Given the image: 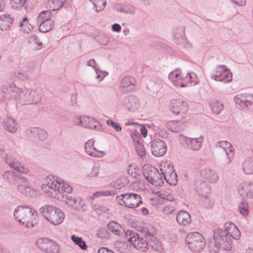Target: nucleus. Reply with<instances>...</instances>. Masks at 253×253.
Wrapping results in <instances>:
<instances>
[{"instance_id": "obj_51", "label": "nucleus", "mask_w": 253, "mask_h": 253, "mask_svg": "<svg viewBox=\"0 0 253 253\" xmlns=\"http://www.w3.org/2000/svg\"><path fill=\"white\" fill-rule=\"evenodd\" d=\"M127 180L124 177L116 179L112 183V186L117 189H120L125 187Z\"/></svg>"}, {"instance_id": "obj_13", "label": "nucleus", "mask_w": 253, "mask_h": 253, "mask_svg": "<svg viewBox=\"0 0 253 253\" xmlns=\"http://www.w3.org/2000/svg\"><path fill=\"white\" fill-rule=\"evenodd\" d=\"M76 124L78 126L91 129L101 130L102 126L100 123L93 118L87 116H82L76 119Z\"/></svg>"}, {"instance_id": "obj_46", "label": "nucleus", "mask_w": 253, "mask_h": 253, "mask_svg": "<svg viewBox=\"0 0 253 253\" xmlns=\"http://www.w3.org/2000/svg\"><path fill=\"white\" fill-rule=\"evenodd\" d=\"M148 241V245H149L154 250L157 252H161L162 250L161 242L154 237V239H149Z\"/></svg>"}, {"instance_id": "obj_5", "label": "nucleus", "mask_w": 253, "mask_h": 253, "mask_svg": "<svg viewBox=\"0 0 253 253\" xmlns=\"http://www.w3.org/2000/svg\"><path fill=\"white\" fill-rule=\"evenodd\" d=\"M42 215L51 224L58 225L65 218L64 212L58 208L51 205H45L40 209Z\"/></svg>"}, {"instance_id": "obj_28", "label": "nucleus", "mask_w": 253, "mask_h": 253, "mask_svg": "<svg viewBox=\"0 0 253 253\" xmlns=\"http://www.w3.org/2000/svg\"><path fill=\"white\" fill-rule=\"evenodd\" d=\"M173 36L176 43L181 44L185 41L184 27H174L172 29Z\"/></svg>"}, {"instance_id": "obj_21", "label": "nucleus", "mask_w": 253, "mask_h": 253, "mask_svg": "<svg viewBox=\"0 0 253 253\" xmlns=\"http://www.w3.org/2000/svg\"><path fill=\"white\" fill-rule=\"evenodd\" d=\"M238 193L243 198L253 199V183H241L238 187Z\"/></svg>"}, {"instance_id": "obj_2", "label": "nucleus", "mask_w": 253, "mask_h": 253, "mask_svg": "<svg viewBox=\"0 0 253 253\" xmlns=\"http://www.w3.org/2000/svg\"><path fill=\"white\" fill-rule=\"evenodd\" d=\"M47 183L42 185V189L48 196L58 200H64V192L70 193L72 188L63 180H57L54 177H47Z\"/></svg>"}, {"instance_id": "obj_8", "label": "nucleus", "mask_w": 253, "mask_h": 253, "mask_svg": "<svg viewBox=\"0 0 253 253\" xmlns=\"http://www.w3.org/2000/svg\"><path fill=\"white\" fill-rule=\"evenodd\" d=\"M185 241L188 248L194 252H200L206 246L204 236L200 233L195 232L189 233L186 237Z\"/></svg>"}, {"instance_id": "obj_29", "label": "nucleus", "mask_w": 253, "mask_h": 253, "mask_svg": "<svg viewBox=\"0 0 253 253\" xmlns=\"http://www.w3.org/2000/svg\"><path fill=\"white\" fill-rule=\"evenodd\" d=\"M176 219L178 224L184 226L188 225L191 221L190 214L185 211H179L177 213Z\"/></svg>"}, {"instance_id": "obj_33", "label": "nucleus", "mask_w": 253, "mask_h": 253, "mask_svg": "<svg viewBox=\"0 0 253 253\" xmlns=\"http://www.w3.org/2000/svg\"><path fill=\"white\" fill-rule=\"evenodd\" d=\"M195 190L201 196H208L210 194V188L205 182H197Z\"/></svg>"}, {"instance_id": "obj_41", "label": "nucleus", "mask_w": 253, "mask_h": 253, "mask_svg": "<svg viewBox=\"0 0 253 253\" xmlns=\"http://www.w3.org/2000/svg\"><path fill=\"white\" fill-rule=\"evenodd\" d=\"M28 42L37 50L40 49L42 45V42H40L37 36L35 34L31 35L28 37Z\"/></svg>"}, {"instance_id": "obj_6", "label": "nucleus", "mask_w": 253, "mask_h": 253, "mask_svg": "<svg viewBox=\"0 0 253 253\" xmlns=\"http://www.w3.org/2000/svg\"><path fill=\"white\" fill-rule=\"evenodd\" d=\"M117 202L121 206L133 209L142 204L141 196L136 192H128L116 197Z\"/></svg>"}, {"instance_id": "obj_48", "label": "nucleus", "mask_w": 253, "mask_h": 253, "mask_svg": "<svg viewBox=\"0 0 253 253\" xmlns=\"http://www.w3.org/2000/svg\"><path fill=\"white\" fill-rule=\"evenodd\" d=\"M51 12L49 10L42 11L37 16V20L38 22H42L44 20L51 19Z\"/></svg>"}, {"instance_id": "obj_64", "label": "nucleus", "mask_w": 253, "mask_h": 253, "mask_svg": "<svg viewBox=\"0 0 253 253\" xmlns=\"http://www.w3.org/2000/svg\"><path fill=\"white\" fill-rule=\"evenodd\" d=\"M107 124L109 126H111L114 128L117 131H120L122 129L121 126L119 124L113 122L111 120H109L107 121Z\"/></svg>"}, {"instance_id": "obj_49", "label": "nucleus", "mask_w": 253, "mask_h": 253, "mask_svg": "<svg viewBox=\"0 0 253 253\" xmlns=\"http://www.w3.org/2000/svg\"><path fill=\"white\" fill-rule=\"evenodd\" d=\"M71 239L75 244L78 245L82 250H85L86 249L87 246L85 242L82 240V238L73 235L71 236Z\"/></svg>"}, {"instance_id": "obj_16", "label": "nucleus", "mask_w": 253, "mask_h": 253, "mask_svg": "<svg viewBox=\"0 0 253 253\" xmlns=\"http://www.w3.org/2000/svg\"><path fill=\"white\" fill-rule=\"evenodd\" d=\"M128 241L135 249L141 252H145L149 249L148 242L137 233H133Z\"/></svg>"}, {"instance_id": "obj_56", "label": "nucleus", "mask_w": 253, "mask_h": 253, "mask_svg": "<svg viewBox=\"0 0 253 253\" xmlns=\"http://www.w3.org/2000/svg\"><path fill=\"white\" fill-rule=\"evenodd\" d=\"M117 194L116 190L113 189L111 190H107L103 191L96 192L94 193L93 197H97L100 196H114Z\"/></svg>"}, {"instance_id": "obj_43", "label": "nucleus", "mask_w": 253, "mask_h": 253, "mask_svg": "<svg viewBox=\"0 0 253 253\" xmlns=\"http://www.w3.org/2000/svg\"><path fill=\"white\" fill-rule=\"evenodd\" d=\"M222 72L220 77L217 78V81L222 82L224 83L231 82L232 79V73L226 67Z\"/></svg>"}, {"instance_id": "obj_1", "label": "nucleus", "mask_w": 253, "mask_h": 253, "mask_svg": "<svg viewBox=\"0 0 253 253\" xmlns=\"http://www.w3.org/2000/svg\"><path fill=\"white\" fill-rule=\"evenodd\" d=\"M241 232L238 227L232 222L224 223V229H216L213 231V241L208 244V248L211 253H217L219 250L229 251L232 248V241L231 238L238 240Z\"/></svg>"}, {"instance_id": "obj_59", "label": "nucleus", "mask_w": 253, "mask_h": 253, "mask_svg": "<svg viewBox=\"0 0 253 253\" xmlns=\"http://www.w3.org/2000/svg\"><path fill=\"white\" fill-rule=\"evenodd\" d=\"M97 235L101 239H108L110 237V233L105 228H99L97 232Z\"/></svg>"}, {"instance_id": "obj_57", "label": "nucleus", "mask_w": 253, "mask_h": 253, "mask_svg": "<svg viewBox=\"0 0 253 253\" xmlns=\"http://www.w3.org/2000/svg\"><path fill=\"white\" fill-rule=\"evenodd\" d=\"M26 0H11L10 5L14 9L22 8L25 4Z\"/></svg>"}, {"instance_id": "obj_50", "label": "nucleus", "mask_w": 253, "mask_h": 253, "mask_svg": "<svg viewBox=\"0 0 253 253\" xmlns=\"http://www.w3.org/2000/svg\"><path fill=\"white\" fill-rule=\"evenodd\" d=\"M12 76L14 80L21 81L26 80L29 78V75L26 72H15L12 74Z\"/></svg>"}, {"instance_id": "obj_14", "label": "nucleus", "mask_w": 253, "mask_h": 253, "mask_svg": "<svg viewBox=\"0 0 253 253\" xmlns=\"http://www.w3.org/2000/svg\"><path fill=\"white\" fill-rule=\"evenodd\" d=\"M160 170L162 171L163 178L170 185H175L177 182V174L174 172L173 167L169 165L161 166Z\"/></svg>"}, {"instance_id": "obj_3", "label": "nucleus", "mask_w": 253, "mask_h": 253, "mask_svg": "<svg viewBox=\"0 0 253 253\" xmlns=\"http://www.w3.org/2000/svg\"><path fill=\"white\" fill-rule=\"evenodd\" d=\"M15 219L20 223L25 225L27 227H34L33 222L37 214L35 211L29 206L21 205L18 206L14 211Z\"/></svg>"}, {"instance_id": "obj_26", "label": "nucleus", "mask_w": 253, "mask_h": 253, "mask_svg": "<svg viewBox=\"0 0 253 253\" xmlns=\"http://www.w3.org/2000/svg\"><path fill=\"white\" fill-rule=\"evenodd\" d=\"M203 139V136H201L198 138L186 137L184 140L188 148L194 151H198L202 147Z\"/></svg>"}, {"instance_id": "obj_58", "label": "nucleus", "mask_w": 253, "mask_h": 253, "mask_svg": "<svg viewBox=\"0 0 253 253\" xmlns=\"http://www.w3.org/2000/svg\"><path fill=\"white\" fill-rule=\"evenodd\" d=\"M135 147L136 151L140 157H142L145 155V149L142 144L137 141L135 144Z\"/></svg>"}, {"instance_id": "obj_7", "label": "nucleus", "mask_w": 253, "mask_h": 253, "mask_svg": "<svg viewBox=\"0 0 253 253\" xmlns=\"http://www.w3.org/2000/svg\"><path fill=\"white\" fill-rule=\"evenodd\" d=\"M143 174L145 179L155 186H161L164 183L162 171L151 165L144 166Z\"/></svg>"}, {"instance_id": "obj_40", "label": "nucleus", "mask_w": 253, "mask_h": 253, "mask_svg": "<svg viewBox=\"0 0 253 253\" xmlns=\"http://www.w3.org/2000/svg\"><path fill=\"white\" fill-rule=\"evenodd\" d=\"M185 81L187 83V86H193L199 84V79L195 73L191 72L185 77Z\"/></svg>"}, {"instance_id": "obj_23", "label": "nucleus", "mask_w": 253, "mask_h": 253, "mask_svg": "<svg viewBox=\"0 0 253 253\" xmlns=\"http://www.w3.org/2000/svg\"><path fill=\"white\" fill-rule=\"evenodd\" d=\"M200 175L205 180L210 183H216L219 179L217 172L209 168L202 169L200 171Z\"/></svg>"}, {"instance_id": "obj_11", "label": "nucleus", "mask_w": 253, "mask_h": 253, "mask_svg": "<svg viewBox=\"0 0 253 253\" xmlns=\"http://www.w3.org/2000/svg\"><path fill=\"white\" fill-rule=\"evenodd\" d=\"M18 181L17 190L21 194L34 197L37 195L36 191L29 185L28 178L23 176H18Z\"/></svg>"}, {"instance_id": "obj_38", "label": "nucleus", "mask_w": 253, "mask_h": 253, "mask_svg": "<svg viewBox=\"0 0 253 253\" xmlns=\"http://www.w3.org/2000/svg\"><path fill=\"white\" fill-rule=\"evenodd\" d=\"M243 170L246 174H253V157H250L244 162Z\"/></svg>"}, {"instance_id": "obj_54", "label": "nucleus", "mask_w": 253, "mask_h": 253, "mask_svg": "<svg viewBox=\"0 0 253 253\" xmlns=\"http://www.w3.org/2000/svg\"><path fill=\"white\" fill-rule=\"evenodd\" d=\"M201 200V205L206 209L211 208L213 206V202L209 198V195L208 196H202Z\"/></svg>"}, {"instance_id": "obj_34", "label": "nucleus", "mask_w": 253, "mask_h": 253, "mask_svg": "<svg viewBox=\"0 0 253 253\" xmlns=\"http://www.w3.org/2000/svg\"><path fill=\"white\" fill-rule=\"evenodd\" d=\"M13 18L10 15H2L0 16V26L2 30H6L11 26L13 22Z\"/></svg>"}, {"instance_id": "obj_31", "label": "nucleus", "mask_w": 253, "mask_h": 253, "mask_svg": "<svg viewBox=\"0 0 253 253\" xmlns=\"http://www.w3.org/2000/svg\"><path fill=\"white\" fill-rule=\"evenodd\" d=\"M5 128L10 133H15L18 129V124L15 118L7 117L4 120Z\"/></svg>"}, {"instance_id": "obj_44", "label": "nucleus", "mask_w": 253, "mask_h": 253, "mask_svg": "<svg viewBox=\"0 0 253 253\" xmlns=\"http://www.w3.org/2000/svg\"><path fill=\"white\" fill-rule=\"evenodd\" d=\"M210 107L212 112L216 114H219L223 109V104L219 101L213 100L210 104Z\"/></svg>"}, {"instance_id": "obj_37", "label": "nucleus", "mask_w": 253, "mask_h": 253, "mask_svg": "<svg viewBox=\"0 0 253 253\" xmlns=\"http://www.w3.org/2000/svg\"><path fill=\"white\" fill-rule=\"evenodd\" d=\"M41 24L39 27V31L42 33H46L50 31L53 27L54 23L51 19L44 20L40 22Z\"/></svg>"}, {"instance_id": "obj_30", "label": "nucleus", "mask_w": 253, "mask_h": 253, "mask_svg": "<svg viewBox=\"0 0 253 253\" xmlns=\"http://www.w3.org/2000/svg\"><path fill=\"white\" fill-rule=\"evenodd\" d=\"M169 130L174 132H179L183 130L185 127V123L177 121H170L167 124Z\"/></svg>"}, {"instance_id": "obj_39", "label": "nucleus", "mask_w": 253, "mask_h": 253, "mask_svg": "<svg viewBox=\"0 0 253 253\" xmlns=\"http://www.w3.org/2000/svg\"><path fill=\"white\" fill-rule=\"evenodd\" d=\"M19 27L20 31L26 34L29 33L33 29V26L29 23L27 17H24L20 22Z\"/></svg>"}, {"instance_id": "obj_60", "label": "nucleus", "mask_w": 253, "mask_h": 253, "mask_svg": "<svg viewBox=\"0 0 253 253\" xmlns=\"http://www.w3.org/2000/svg\"><path fill=\"white\" fill-rule=\"evenodd\" d=\"M100 167L99 164H94L91 172L88 174V176L90 177H95L98 176L99 173Z\"/></svg>"}, {"instance_id": "obj_18", "label": "nucleus", "mask_w": 253, "mask_h": 253, "mask_svg": "<svg viewBox=\"0 0 253 253\" xmlns=\"http://www.w3.org/2000/svg\"><path fill=\"white\" fill-rule=\"evenodd\" d=\"M151 152L156 157H161L165 155L167 150V146L165 142L160 139H154L151 144Z\"/></svg>"}, {"instance_id": "obj_12", "label": "nucleus", "mask_w": 253, "mask_h": 253, "mask_svg": "<svg viewBox=\"0 0 253 253\" xmlns=\"http://www.w3.org/2000/svg\"><path fill=\"white\" fill-rule=\"evenodd\" d=\"M42 95L34 89L25 88L21 104H37L42 100Z\"/></svg>"}, {"instance_id": "obj_52", "label": "nucleus", "mask_w": 253, "mask_h": 253, "mask_svg": "<svg viewBox=\"0 0 253 253\" xmlns=\"http://www.w3.org/2000/svg\"><path fill=\"white\" fill-rule=\"evenodd\" d=\"M239 212L243 216H246L249 213V205L245 201L241 202L239 206Z\"/></svg>"}, {"instance_id": "obj_42", "label": "nucleus", "mask_w": 253, "mask_h": 253, "mask_svg": "<svg viewBox=\"0 0 253 253\" xmlns=\"http://www.w3.org/2000/svg\"><path fill=\"white\" fill-rule=\"evenodd\" d=\"M135 80L134 78L129 76H126L123 78L120 82V86L122 88H126L130 85L134 86L135 84Z\"/></svg>"}, {"instance_id": "obj_35", "label": "nucleus", "mask_w": 253, "mask_h": 253, "mask_svg": "<svg viewBox=\"0 0 253 253\" xmlns=\"http://www.w3.org/2000/svg\"><path fill=\"white\" fill-rule=\"evenodd\" d=\"M4 161L7 165L14 170L16 169V167H18L20 163L18 159L10 154L5 155Z\"/></svg>"}, {"instance_id": "obj_15", "label": "nucleus", "mask_w": 253, "mask_h": 253, "mask_svg": "<svg viewBox=\"0 0 253 253\" xmlns=\"http://www.w3.org/2000/svg\"><path fill=\"white\" fill-rule=\"evenodd\" d=\"M64 200L66 205L72 210L78 211H85L86 206L81 198L69 196L65 194Z\"/></svg>"}, {"instance_id": "obj_61", "label": "nucleus", "mask_w": 253, "mask_h": 253, "mask_svg": "<svg viewBox=\"0 0 253 253\" xmlns=\"http://www.w3.org/2000/svg\"><path fill=\"white\" fill-rule=\"evenodd\" d=\"M137 171H138V169H137L131 165L128 167L127 169L128 174L133 178H136L138 175Z\"/></svg>"}, {"instance_id": "obj_10", "label": "nucleus", "mask_w": 253, "mask_h": 253, "mask_svg": "<svg viewBox=\"0 0 253 253\" xmlns=\"http://www.w3.org/2000/svg\"><path fill=\"white\" fill-rule=\"evenodd\" d=\"M169 108L173 114L182 116L187 113L189 106L186 101L178 98L173 99L170 101Z\"/></svg>"}, {"instance_id": "obj_32", "label": "nucleus", "mask_w": 253, "mask_h": 253, "mask_svg": "<svg viewBox=\"0 0 253 253\" xmlns=\"http://www.w3.org/2000/svg\"><path fill=\"white\" fill-rule=\"evenodd\" d=\"M107 227L110 231L117 236L122 235L125 233L123 227L114 221H110L107 224Z\"/></svg>"}, {"instance_id": "obj_20", "label": "nucleus", "mask_w": 253, "mask_h": 253, "mask_svg": "<svg viewBox=\"0 0 253 253\" xmlns=\"http://www.w3.org/2000/svg\"><path fill=\"white\" fill-rule=\"evenodd\" d=\"M234 99L238 108L249 109L250 102L253 100V94L247 93L237 94L234 97Z\"/></svg>"}, {"instance_id": "obj_17", "label": "nucleus", "mask_w": 253, "mask_h": 253, "mask_svg": "<svg viewBox=\"0 0 253 253\" xmlns=\"http://www.w3.org/2000/svg\"><path fill=\"white\" fill-rule=\"evenodd\" d=\"M122 103L123 107L129 112H134L140 106L139 100L133 95H129L125 97Z\"/></svg>"}, {"instance_id": "obj_4", "label": "nucleus", "mask_w": 253, "mask_h": 253, "mask_svg": "<svg viewBox=\"0 0 253 253\" xmlns=\"http://www.w3.org/2000/svg\"><path fill=\"white\" fill-rule=\"evenodd\" d=\"M24 90L25 88L19 87L14 83L3 85L0 88V99L2 101L12 99L21 104Z\"/></svg>"}, {"instance_id": "obj_19", "label": "nucleus", "mask_w": 253, "mask_h": 253, "mask_svg": "<svg viewBox=\"0 0 253 253\" xmlns=\"http://www.w3.org/2000/svg\"><path fill=\"white\" fill-rule=\"evenodd\" d=\"M169 79L173 85L180 87L187 86V83L185 81V77L181 74L179 69H176L171 72L169 75Z\"/></svg>"}, {"instance_id": "obj_45", "label": "nucleus", "mask_w": 253, "mask_h": 253, "mask_svg": "<svg viewBox=\"0 0 253 253\" xmlns=\"http://www.w3.org/2000/svg\"><path fill=\"white\" fill-rule=\"evenodd\" d=\"M93 5V9L97 12L102 11L106 4V0H89Z\"/></svg>"}, {"instance_id": "obj_63", "label": "nucleus", "mask_w": 253, "mask_h": 253, "mask_svg": "<svg viewBox=\"0 0 253 253\" xmlns=\"http://www.w3.org/2000/svg\"><path fill=\"white\" fill-rule=\"evenodd\" d=\"M16 168L17 169L15 170L18 172L23 174H27L29 172V169L27 167L23 165L21 163H20V165Z\"/></svg>"}, {"instance_id": "obj_62", "label": "nucleus", "mask_w": 253, "mask_h": 253, "mask_svg": "<svg viewBox=\"0 0 253 253\" xmlns=\"http://www.w3.org/2000/svg\"><path fill=\"white\" fill-rule=\"evenodd\" d=\"M98 42L103 45H107L109 42V39L105 35H99L98 38Z\"/></svg>"}, {"instance_id": "obj_9", "label": "nucleus", "mask_w": 253, "mask_h": 253, "mask_svg": "<svg viewBox=\"0 0 253 253\" xmlns=\"http://www.w3.org/2000/svg\"><path fill=\"white\" fill-rule=\"evenodd\" d=\"M36 244L40 251L45 253H59L61 251V248L58 244L46 238L38 239Z\"/></svg>"}, {"instance_id": "obj_24", "label": "nucleus", "mask_w": 253, "mask_h": 253, "mask_svg": "<svg viewBox=\"0 0 253 253\" xmlns=\"http://www.w3.org/2000/svg\"><path fill=\"white\" fill-rule=\"evenodd\" d=\"M27 133L35 140H44L47 137V132L41 127H30L27 130Z\"/></svg>"}, {"instance_id": "obj_27", "label": "nucleus", "mask_w": 253, "mask_h": 253, "mask_svg": "<svg viewBox=\"0 0 253 253\" xmlns=\"http://www.w3.org/2000/svg\"><path fill=\"white\" fill-rule=\"evenodd\" d=\"M218 146L223 149L225 152L227 158L226 164V165H229L234 156V152L232 148L231 144L227 141H220L218 142Z\"/></svg>"}, {"instance_id": "obj_25", "label": "nucleus", "mask_w": 253, "mask_h": 253, "mask_svg": "<svg viewBox=\"0 0 253 253\" xmlns=\"http://www.w3.org/2000/svg\"><path fill=\"white\" fill-rule=\"evenodd\" d=\"M139 231L143 235L146 240L154 239L157 233V228L152 224L144 223L139 227Z\"/></svg>"}, {"instance_id": "obj_22", "label": "nucleus", "mask_w": 253, "mask_h": 253, "mask_svg": "<svg viewBox=\"0 0 253 253\" xmlns=\"http://www.w3.org/2000/svg\"><path fill=\"white\" fill-rule=\"evenodd\" d=\"M94 140L93 139L88 140L84 144V151L87 155L96 158H101L105 155L104 151H99L94 147Z\"/></svg>"}, {"instance_id": "obj_47", "label": "nucleus", "mask_w": 253, "mask_h": 253, "mask_svg": "<svg viewBox=\"0 0 253 253\" xmlns=\"http://www.w3.org/2000/svg\"><path fill=\"white\" fill-rule=\"evenodd\" d=\"M226 66L224 65H217L216 67V69L213 71L211 74V78L212 79L216 81H217V78L218 77H220L221 74L222 73V71L225 69Z\"/></svg>"}, {"instance_id": "obj_55", "label": "nucleus", "mask_w": 253, "mask_h": 253, "mask_svg": "<svg viewBox=\"0 0 253 253\" xmlns=\"http://www.w3.org/2000/svg\"><path fill=\"white\" fill-rule=\"evenodd\" d=\"M120 11L127 14H133L135 11V8L129 4H126L121 7Z\"/></svg>"}, {"instance_id": "obj_36", "label": "nucleus", "mask_w": 253, "mask_h": 253, "mask_svg": "<svg viewBox=\"0 0 253 253\" xmlns=\"http://www.w3.org/2000/svg\"><path fill=\"white\" fill-rule=\"evenodd\" d=\"M63 3L62 0H48L46 3V7L49 11H55L62 7Z\"/></svg>"}, {"instance_id": "obj_53", "label": "nucleus", "mask_w": 253, "mask_h": 253, "mask_svg": "<svg viewBox=\"0 0 253 253\" xmlns=\"http://www.w3.org/2000/svg\"><path fill=\"white\" fill-rule=\"evenodd\" d=\"M21 176L20 175H15L13 172L11 171H5L3 175V178L7 180L9 183H12L16 178H18V176Z\"/></svg>"}]
</instances>
